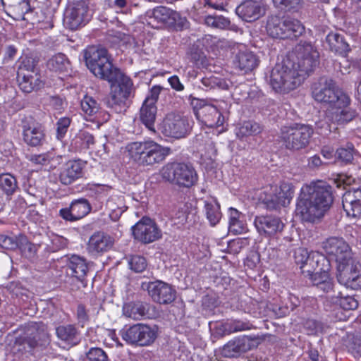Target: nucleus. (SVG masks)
Wrapping results in <instances>:
<instances>
[{"label": "nucleus", "mask_w": 361, "mask_h": 361, "mask_svg": "<svg viewBox=\"0 0 361 361\" xmlns=\"http://www.w3.org/2000/svg\"><path fill=\"white\" fill-rule=\"evenodd\" d=\"M128 264L130 269L137 273L142 272L147 266L146 259L140 255L132 256Z\"/></svg>", "instance_id": "obj_56"}, {"label": "nucleus", "mask_w": 361, "mask_h": 361, "mask_svg": "<svg viewBox=\"0 0 361 361\" xmlns=\"http://www.w3.org/2000/svg\"><path fill=\"white\" fill-rule=\"evenodd\" d=\"M18 248L20 250L22 255L28 259L34 258L37 254V246L30 242L27 238L24 235H18Z\"/></svg>", "instance_id": "obj_47"}, {"label": "nucleus", "mask_w": 361, "mask_h": 361, "mask_svg": "<svg viewBox=\"0 0 361 361\" xmlns=\"http://www.w3.org/2000/svg\"><path fill=\"white\" fill-rule=\"evenodd\" d=\"M85 355L86 361H110L106 352L101 348H90Z\"/></svg>", "instance_id": "obj_54"}, {"label": "nucleus", "mask_w": 361, "mask_h": 361, "mask_svg": "<svg viewBox=\"0 0 361 361\" xmlns=\"http://www.w3.org/2000/svg\"><path fill=\"white\" fill-rule=\"evenodd\" d=\"M255 226L261 235L271 236L283 231L284 224L279 217L267 215L256 216Z\"/></svg>", "instance_id": "obj_24"}, {"label": "nucleus", "mask_w": 361, "mask_h": 361, "mask_svg": "<svg viewBox=\"0 0 361 361\" xmlns=\"http://www.w3.org/2000/svg\"><path fill=\"white\" fill-rule=\"evenodd\" d=\"M71 123V118L68 117L61 118L56 123V138L61 140L66 134L68 128Z\"/></svg>", "instance_id": "obj_58"}, {"label": "nucleus", "mask_w": 361, "mask_h": 361, "mask_svg": "<svg viewBox=\"0 0 361 361\" xmlns=\"http://www.w3.org/2000/svg\"><path fill=\"white\" fill-rule=\"evenodd\" d=\"M286 28L285 39H293L301 36L305 32V27L297 19L290 17L283 18Z\"/></svg>", "instance_id": "obj_39"}, {"label": "nucleus", "mask_w": 361, "mask_h": 361, "mask_svg": "<svg viewBox=\"0 0 361 361\" xmlns=\"http://www.w3.org/2000/svg\"><path fill=\"white\" fill-rule=\"evenodd\" d=\"M319 57V52L310 42H300L281 63L272 68L270 86L281 94L296 89L318 66Z\"/></svg>", "instance_id": "obj_1"}, {"label": "nucleus", "mask_w": 361, "mask_h": 361, "mask_svg": "<svg viewBox=\"0 0 361 361\" xmlns=\"http://www.w3.org/2000/svg\"><path fill=\"white\" fill-rule=\"evenodd\" d=\"M11 294L16 297L24 300L23 297L27 298L28 290L23 288L22 285L18 282H13L9 286Z\"/></svg>", "instance_id": "obj_61"}, {"label": "nucleus", "mask_w": 361, "mask_h": 361, "mask_svg": "<svg viewBox=\"0 0 361 361\" xmlns=\"http://www.w3.org/2000/svg\"><path fill=\"white\" fill-rule=\"evenodd\" d=\"M315 255L314 253L310 254L306 249L299 247L294 252L295 262L300 265V269L304 273V270L314 267Z\"/></svg>", "instance_id": "obj_41"}, {"label": "nucleus", "mask_w": 361, "mask_h": 361, "mask_svg": "<svg viewBox=\"0 0 361 361\" xmlns=\"http://www.w3.org/2000/svg\"><path fill=\"white\" fill-rule=\"evenodd\" d=\"M334 202L332 187L319 181L304 185L297 200L296 212L303 221L314 223L329 210Z\"/></svg>", "instance_id": "obj_2"}, {"label": "nucleus", "mask_w": 361, "mask_h": 361, "mask_svg": "<svg viewBox=\"0 0 361 361\" xmlns=\"http://www.w3.org/2000/svg\"><path fill=\"white\" fill-rule=\"evenodd\" d=\"M90 19L89 7L84 1L69 5L65 11L63 23L71 30H76Z\"/></svg>", "instance_id": "obj_18"}, {"label": "nucleus", "mask_w": 361, "mask_h": 361, "mask_svg": "<svg viewBox=\"0 0 361 361\" xmlns=\"http://www.w3.org/2000/svg\"><path fill=\"white\" fill-rule=\"evenodd\" d=\"M70 205L77 220L81 219L87 216L92 209L90 203L85 198L75 200Z\"/></svg>", "instance_id": "obj_43"}, {"label": "nucleus", "mask_w": 361, "mask_h": 361, "mask_svg": "<svg viewBox=\"0 0 361 361\" xmlns=\"http://www.w3.org/2000/svg\"><path fill=\"white\" fill-rule=\"evenodd\" d=\"M355 149L352 143H346L336 151V159L344 164L351 163L353 160Z\"/></svg>", "instance_id": "obj_48"}, {"label": "nucleus", "mask_w": 361, "mask_h": 361, "mask_svg": "<svg viewBox=\"0 0 361 361\" xmlns=\"http://www.w3.org/2000/svg\"><path fill=\"white\" fill-rule=\"evenodd\" d=\"M262 340L259 336H243L229 341L221 349V355L225 357H238L252 348L251 341Z\"/></svg>", "instance_id": "obj_20"}, {"label": "nucleus", "mask_w": 361, "mask_h": 361, "mask_svg": "<svg viewBox=\"0 0 361 361\" xmlns=\"http://www.w3.org/2000/svg\"><path fill=\"white\" fill-rule=\"evenodd\" d=\"M49 342L47 326L42 322L30 325L25 335L19 338L20 345L27 352H30L37 348L45 347L49 344Z\"/></svg>", "instance_id": "obj_12"}, {"label": "nucleus", "mask_w": 361, "mask_h": 361, "mask_svg": "<svg viewBox=\"0 0 361 361\" xmlns=\"http://www.w3.org/2000/svg\"><path fill=\"white\" fill-rule=\"evenodd\" d=\"M129 152L139 166H154L163 162L171 153V149L152 140L133 142L129 144Z\"/></svg>", "instance_id": "obj_4"}, {"label": "nucleus", "mask_w": 361, "mask_h": 361, "mask_svg": "<svg viewBox=\"0 0 361 361\" xmlns=\"http://www.w3.org/2000/svg\"><path fill=\"white\" fill-rule=\"evenodd\" d=\"M84 59L90 72L104 80L112 78V74L118 70L110 61L108 51L104 48L88 47L85 50Z\"/></svg>", "instance_id": "obj_7"}, {"label": "nucleus", "mask_w": 361, "mask_h": 361, "mask_svg": "<svg viewBox=\"0 0 361 361\" xmlns=\"http://www.w3.org/2000/svg\"><path fill=\"white\" fill-rule=\"evenodd\" d=\"M262 131V128L259 124L248 121L243 123L238 128L236 135L238 137L242 139L244 137L256 135Z\"/></svg>", "instance_id": "obj_49"}, {"label": "nucleus", "mask_w": 361, "mask_h": 361, "mask_svg": "<svg viewBox=\"0 0 361 361\" xmlns=\"http://www.w3.org/2000/svg\"><path fill=\"white\" fill-rule=\"evenodd\" d=\"M67 268L71 271V274L80 281L84 287L87 286L85 276L88 273L89 268L85 258L78 255L71 256L68 262Z\"/></svg>", "instance_id": "obj_27"}, {"label": "nucleus", "mask_w": 361, "mask_h": 361, "mask_svg": "<svg viewBox=\"0 0 361 361\" xmlns=\"http://www.w3.org/2000/svg\"><path fill=\"white\" fill-rule=\"evenodd\" d=\"M314 266L313 268H310L314 271H318L326 275H329V271L331 268L330 259L324 255H319L317 254L314 259Z\"/></svg>", "instance_id": "obj_51"}, {"label": "nucleus", "mask_w": 361, "mask_h": 361, "mask_svg": "<svg viewBox=\"0 0 361 361\" xmlns=\"http://www.w3.org/2000/svg\"><path fill=\"white\" fill-rule=\"evenodd\" d=\"M161 90L162 87L161 86H153L151 88L149 94L147 96L143 103L149 105H156V103L159 99V96L161 93Z\"/></svg>", "instance_id": "obj_62"}, {"label": "nucleus", "mask_w": 361, "mask_h": 361, "mask_svg": "<svg viewBox=\"0 0 361 361\" xmlns=\"http://www.w3.org/2000/svg\"><path fill=\"white\" fill-rule=\"evenodd\" d=\"M342 204L348 216L361 217V188L346 191L342 197Z\"/></svg>", "instance_id": "obj_25"}, {"label": "nucleus", "mask_w": 361, "mask_h": 361, "mask_svg": "<svg viewBox=\"0 0 361 361\" xmlns=\"http://www.w3.org/2000/svg\"><path fill=\"white\" fill-rule=\"evenodd\" d=\"M207 25L218 28L227 29L234 32H238L240 28L235 24L231 23L230 20L223 16H207L204 19Z\"/></svg>", "instance_id": "obj_38"}, {"label": "nucleus", "mask_w": 361, "mask_h": 361, "mask_svg": "<svg viewBox=\"0 0 361 361\" xmlns=\"http://www.w3.org/2000/svg\"><path fill=\"white\" fill-rule=\"evenodd\" d=\"M149 305L140 301L130 302L123 306V314L133 320H141L149 314Z\"/></svg>", "instance_id": "obj_30"}, {"label": "nucleus", "mask_w": 361, "mask_h": 361, "mask_svg": "<svg viewBox=\"0 0 361 361\" xmlns=\"http://www.w3.org/2000/svg\"><path fill=\"white\" fill-rule=\"evenodd\" d=\"M85 164L81 160H69L59 174L61 184L68 185L82 177Z\"/></svg>", "instance_id": "obj_26"}, {"label": "nucleus", "mask_w": 361, "mask_h": 361, "mask_svg": "<svg viewBox=\"0 0 361 361\" xmlns=\"http://www.w3.org/2000/svg\"><path fill=\"white\" fill-rule=\"evenodd\" d=\"M134 238L143 244L153 243L162 236V232L156 222L149 217H142L132 227Z\"/></svg>", "instance_id": "obj_15"}, {"label": "nucleus", "mask_w": 361, "mask_h": 361, "mask_svg": "<svg viewBox=\"0 0 361 361\" xmlns=\"http://www.w3.org/2000/svg\"><path fill=\"white\" fill-rule=\"evenodd\" d=\"M157 113L156 105L142 103L140 109V120L141 123L152 133H156L154 123Z\"/></svg>", "instance_id": "obj_34"}, {"label": "nucleus", "mask_w": 361, "mask_h": 361, "mask_svg": "<svg viewBox=\"0 0 361 361\" xmlns=\"http://www.w3.org/2000/svg\"><path fill=\"white\" fill-rule=\"evenodd\" d=\"M18 188L16 178L11 173L0 175V189L7 195H12Z\"/></svg>", "instance_id": "obj_46"}, {"label": "nucleus", "mask_w": 361, "mask_h": 361, "mask_svg": "<svg viewBox=\"0 0 361 361\" xmlns=\"http://www.w3.org/2000/svg\"><path fill=\"white\" fill-rule=\"evenodd\" d=\"M293 195L294 186L293 184L283 182L279 188L276 190L274 195L265 198L264 204L269 209H277L281 207L288 206L290 203Z\"/></svg>", "instance_id": "obj_22"}, {"label": "nucleus", "mask_w": 361, "mask_h": 361, "mask_svg": "<svg viewBox=\"0 0 361 361\" xmlns=\"http://www.w3.org/2000/svg\"><path fill=\"white\" fill-rule=\"evenodd\" d=\"M47 66L51 71L63 73L70 69V62L65 54L59 53L47 61Z\"/></svg>", "instance_id": "obj_40"}, {"label": "nucleus", "mask_w": 361, "mask_h": 361, "mask_svg": "<svg viewBox=\"0 0 361 361\" xmlns=\"http://www.w3.org/2000/svg\"><path fill=\"white\" fill-rule=\"evenodd\" d=\"M161 176L166 181L185 188L192 186L197 181L195 169L185 163H168L162 168Z\"/></svg>", "instance_id": "obj_9"}, {"label": "nucleus", "mask_w": 361, "mask_h": 361, "mask_svg": "<svg viewBox=\"0 0 361 361\" xmlns=\"http://www.w3.org/2000/svg\"><path fill=\"white\" fill-rule=\"evenodd\" d=\"M314 130L311 126L295 123L281 127L280 138L287 149L298 151L309 145Z\"/></svg>", "instance_id": "obj_8"}, {"label": "nucleus", "mask_w": 361, "mask_h": 361, "mask_svg": "<svg viewBox=\"0 0 361 361\" xmlns=\"http://www.w3.org/2000/svg\"><path fill=\"white\" fill-rule=\"evenodd\" d=\"M326 43L330 51L342 56H346L350 51L344 36L338 32L329 33L326 37Z\"/></svg>", "instance_id": "obj_32"}, {"label": "nucleus", "mask_w": 361, "mask_h": 361, "mask_svg": "<svg viewBox=\"0 0 361 361\" xmlns=\"http://www.w3.org/2000/svg\"><path fill=\"white\" fill-rule=\"evenodd\" d=\"M204 209L207 219L212 226H216L221 218L220 205L216 201L205 202Z\"/></svg>", "instance_id": "obj_45"}, {"label": "nucleus", "mask_w": 361, "mask_h": 361, "mask_svg": "<svg viewBox=\"0 0 361 361\" xmlns=\"http://www.w3.org/2000/svg\"><path fill=\"white\" fill-rule=\"evenodd\" d=\"M312 97L318 102L331 107H343L350 103L348 96L339 90L335 81L327 76H322L312 85Z\"/></svg>", "instance_id": "obj_5"}, {"label": "nucleus", "mask_w": 361, "mask_h": 361, "mask_svg": "<svg viewBox=\"0 0 361 361\" xmlns=\"http://www.w3.org/2000/svg\"><path fill=\"white\" fill-rule=\"evenodd\" d=\"M305 329L309 334H316L322 331V324L315 319H308L304 324Z\"/></svg>", "instance_id": "obj_63"}, {"label": "nucleus", "mask_w": 361, "mask_h": 361, "mask_svg": "<svg viewBox=\"0 0 361 361\" xmlns=\"http://www.w3.org/2000/svg\"><path fill=\"white\" fill-rule=\"evenodd\" d=\"M159 328L157 325L137 323L128 328L122 335L123 339L128 344L136 346H149L158 337Z\"/></svg>", "instance_id": "obj_10"}, {"label": "nucleus", "mask_w": 361, "mask_h": 361, "mask_svg": "<svg viewBox=\"0 0 361 361\" xmlns=\"http://www.w3.org/2000/svg\"><path fill=\"white\" fill-rule=\"evenodd\" d=\"M141 288L147 290L152 300L159 304H170L176 299V290L161 281L142 282Z\"/></svg>", "instance_id": "obj_16"}, {"label": "nucleus", "mask_w": 361, "mask_h": 361, "mask_svg": "<svg viewBox=\"0 0 361 361\" xmlns=\"http://www.w3.org/2000/svg\"><path fill=\"white\" fill-rule=\"evenodd\" d=\"M274 6L280 11L298 12L304 5V0H272Z\"/></svg>", "instance_id": "obj_44"}, {"label": "nucleus", "mask_w": 361, "mask_h": 361, "mask_svg": "<svg viewBox=\"0 0 361 361\" xmlns=\"http://www.w3.org/2000/svg\"><path fill=\"white\" fill-rule=\"evenodd\" d=\"M348 105L343 107H334L336 111L333 113V118L338 123L343 124L353 119L355 116L354 111L348 108Z\"/></svg>", "instance_id": "obj_50"}, {"label": "nucleus", "mask_w": 361, "mask_h": 361, "mask_svg": "<svg viewBox=\"0 0 361 361\" xmlns=\"http://www.w3.org/2000/svg\"><path fill=\"white\" fill-rule=\"evenodd\" d=\"M338 283L348 288H361V264L354 258L345 264L337 265Z\"/></svg>", "instance_id": "obj_13"}, {"label": "nucleus", "mask_w": 361, "mask_h": 361, "mask_svg": "<svg viewBox=\"0 0 361 361\" xmlns=\"http://www.w3.org/2000/svg\"><path fill=\"white\" fill-rule=\"evenodd\" d=\"M204 39H198L192 44H190L187 49L186 55L197 68H204L207 66L208 61L204 51Z\"/></svg>", "instance_id": "obj_28"}, {"label": "nucleus", "mask_w": 361, "mask_h": 361, "mask_svg": "<svg viewBox=\"0 0 361 361\" xmlns=\"http://www.w3.org/2000/svg\"><path fill=\"white\" fill-rule=\"evenodd\" d=\"M304 271H306L308 273V275L310 276V278L312 282L313 286H316L317 288L319 286V284L323 283L324 281V276H329V275H326L325 274H322L318 271H314V270H312L311 269H307L306 270H304Z\"/></svg>", "instance_id": "obj_64"}, {"label": "nucleus", "mask_w": 361, "mask_h": 361, "mask_svg": "<svg viewBox=\"0 0 361 361\" xmlns=\"http://www.w3.org/2000/svg\"><path fill=\"white\" fill-rule=\"evenodd\" d=\"M188 99L195 108H199L197 114L202 116V121L205 126L217 128L224 124V117L215 106L207 104L205 101L195 98L191 94L188 96Z\"/></svg>", "instance_id": "obj_17"}, {"label": "nucleus", "mask_w": 361, "mask_h": 361, "mask_svg": "<svg viewBox=\"0 0 361 361\" xmlns=\"http://www.w3.org/2000/svg\"><path fill=\"white\" fill-rule=\"evenodd\" d=\"M114 240L102 231L94 232L87 244V250L92 256H97L111 249Z\"/></svg>", "instance_id": "obj_23"}, {"label": "nucleus", "mask_w": 361, "mask_h": 361, "mask_svg": "<svg viewBox=\"0 0 361 361\" xmlns=\"http://www.w3.org/2000/svg\"><path fill=\"white\" fill-rule=\"evenodd\" d=\"M327 294L328 296L326 297L324 303L326 307L330 305L331 304L336 306V304L339 302L341 297L343 295L342 292L339 290V287L336 286H334L333 290H331V293Z\"/></svg>", "instance_id": "obj_60"}, {"label": "nucleus", "mask_w": 361, "mask_h": 361, "mask_svg": "<svg viewBox=\"0 0 361 361\" xmlns=\"http://www.w3.org/2000/svg\"><path fill=\"white\" fill-rule=\"evenodd\" d=\"M228 231L234 235L242 234L247 231L246 224L244 222V216L236 209L229 208Z\"/></svg>", "instance_id": "obj_36"}, {"label": "nucleus", "mask_w": 361, "mask_h": 361, "mask_svg": "<svg viewBox=\"0 0 361 361\" xmlns=\"http://www.w3.org/2000/svg\"><path fill=\"white\" fill-rule=\"evenodd\" d=\"M112 78L107 79L111 91L104 97L103 103L116 113H120L126 107V101L133 97L135 87L133 80L122 73L120 69L112 74Z\"/></svg>", "instance_id": "obj_3"}, {"label": "nucleus", "mask_w": 361, "mask_h": 361, "mask_svg": "<svg viewBox=\"0 0 361 361\" xmlns=\"http://www.w3.org/2000/svg\"><path fill=\"white\" fill-rule=\"evenodd\" d=\"M57 338L70 345H75L80 341V333L75 325H60L56 328Z\"/></svg>", "instance_id": "obj_33"}, {"label": "nucleus", "mask_w": 361, "mask_h": 361, "mask_svg": "<svg viewBox=\"0 0 361 361\" xmlns=\"http://www.w3.org/2000/svg\"><path fill=\"white\" fill-rule=\"evenodd\" d=\"M20 127L23 141L29 147L42 146L46 140L44 126L34 117L29 116L22 118Z\"/></svg>", "instance_id": "obj_11"}, {"label": "nucleus", "mask_w": 361, "mask_h": 361, "mask_svg": "<svg viewBox=\"0 0 361 361\" xmlns=\"http://www.w3.org/2000/svg\"><path fill=\"white\" fill-rule=\"evenodd\" d=\"M322 247L325 253L335 260L336 266L353 259L351 248L342 238H329L322 243Z\"/></svg>", "instance_id": "obj_14"}, {"label": "nucleus", "mask_w": 361, "mask_h": 361, "mask_svg": "<svg viewBox=\"0 0 361 361\" xmlns=\"http://www.w3.org/2000/svg\"><path fill=\"white\" fill-rule=\"evenodd\" d=\"M37 66L38 60L33 57L27 56L22 61L18 73H32L34 74H40Z\"/></svg>", "instance_id": "obj_52"}, {"label": "nucleus", "mask_w": 361, "mask_h": 361, "mask_svg": "<svg viewBox=\"0 0 361 361\" xmlns=\"http://www.w3.org/2000/svg\"><path fill=\"white\" fill-rule=\"evenodd\" d=\"M82 111L90 116L103 114L104 120H109L110 115L102 110L101 104L92 97L85 96L80 102Z\"/></svg>", "instance_id": "obj_35"}, {"label": "nucleus", "mask_w": 361, "mask_h": 361, "mask_svg": "<svg viewBox=\"0 0 361 361\" xmlns=\"http://www.w3.org/2000/svg\"><path fill=\"white\" fill-rule=\"evenodd\" d=\"M258 57L252 51H239L235 58L234 63L236 67L245 73L251 72L259 65Z\"/></svg>", "instance_id": "obj_31"}, {"label": "nucleus", "mask_w": 361, "mask_h": 361, "mask_svg": "<svg viewBox=\"0 0 361 361\" xmlns=\"http://www.w3.org/2000/svg\"><path fill=\"white\" fill-rule=\"evenodd\" d=\"M147 24L152 28H170L180 31L188 27L187 19L168 7L159 6L146 13Z\"/></svg>", "instance_id": "obj_6"}, {"label": "nucleus", "mask_w": 361, "mask_h": 361, "mask_svg": "<svg viewBox=\"0 0 361 361\" xmlns=\"http://www.w3.org/2000/svg\"><path fill=\"white\" fill-rule=\"evenodd\" d=\"M202 86H199L204 90L208 91L214 89L227 90L228 84L224 78L216 77L212 74L206 75L201 79Z\"/></svg>", "instance_id": "obj_42"}, {"label": "nucleus", "mask_w": 361, "mask_h": 361, "mask_svg": "<svg viewBox=\"0 0 361 361\" xmlns=\"http://www.w3.org/2000/svg\"><path fill=\"white\" fill-rule=\"evenodd\" d=\"M346 347L355 358L361 357V336H353L347 343Z\"/></svg>", "instance_id": "obj_55"}, {"label": "nucleus", "mask_w": 361, "mask_h": 361, "mask_svg": "<svg viewBox=\"0 0 361 361\" xmlns=\"http://www.w3.org/2000/svg\"><path fill=\"white\" fill-rule=\"evenodd\" d=\"M236 15L243 21L254 22L266 13V7L262 1L244 0L235 8Z\"/></svg>", "instance_id": "obj_21"}, {"label": "nucleus", "mask_w": 361, "mask_h": 361, "mask_svg": "<svg viewBox=\"0 0 361 361\" xmlns=\"http://www.w3.org/2000/svg\"><path fill=\"white\" fill-rule=\"evenodd\" d=\"M357 301L352 296H342L339 302L335 306L344 310H353L357 307Z\"/></svg>", "instance_id": "obj_59"}, {"label": "nucleus", "mask_w": 361, "mask_h": 361, "mask_svg": "<svg viewBox=\"0 0 361 361\" xmlns=\"http://www.w3.org/2000/svg\"><path fill=\"white\" fill-rule=\"evenodd\" d=\"M267 31L269 36L273 38L285 39L286 28L283 18L278 16H271L267 23Z\"/></svg>", "instance_id": "obj_37"}, {"label": "nucleus", "mask_w": 361, "mask_h": 361, "mask_svg": "<svg viewBox=\"0 0 361 361\" xmlns=\"http://www.w3.org/2000/svg\"><path fill=\"white\" fill-rule=\"evenodd\" d=\"M190 129L188 118L180 115L169 114L163 121L162 133L168 137H183Z\"/></svg>", "instance_id": "obj_19"}, {"label": "nucleus", "mask_w": 361, "mask_h": 361, "mask_svg": "<svg viewBox=\"0 0 361 361\" xmlns=\"http://www.w3.org/2000/svg\"><path fill=\"white\" fill-rule=\"evenodd\" d=\"M17 78L20 89L25 93L37 91L44 86L40 74L22 73H18Z\"/></svg>", "instance_id": "obj_29"}, {"label": "nucleus", "mask_w": 361, "mask_h": 361, "mask_svg": "<svg viewBox=\"0 0 361 361\" xmlns=\"http://www.w3.org/2000/svg\"><path fill=\"white\" fill-rule=\"evenodd\" d=\"M18 236L13 237L7 235H0V246L6 250H14L18 248Z\"/></svg>", "instance_id": "obj_57"}, {"label": "nucleus", "mask_w": 361, "mask_h": 361, "mask_svg": "<svg viewBox=\"0 0 361 361\" xmlns=\"http://www.w3.org/2000/svg\"><path fill=\"white\" fill-rule=\"evenodd\" d=\"M223 326L224 331H227L228 334L249 330L253 328V325L249 322H243L240 320H235L231 323H227Z\"/></svg>", "instance_id": "obj_53"}]
</instances>
